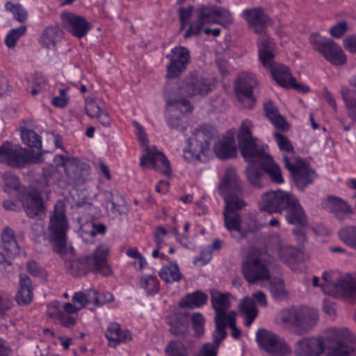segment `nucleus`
I'll list each match as a JSON object with an SVG mask.
<instances>
[{
    "mask_svg": "<svg viewBox=\"0 0 356 356\" xmlns=\"http://www.w3.org/2000/svg\"><path fill=\"white\" fill-rule=\"evenodd\" d=\"M356 337L346 327H334L327 330L319 337H305L294 345L296 356H321L325 351L327 356H355Z\"/></svg>",
    "mask_w": 356,
    "mask_h": 356,
    "instance_id": "obj_1",
    "label": "nucleus"
},
{
    "mask_svg": "<svg viewBox=\"0 0 356 356\" xmlns=\"http://www.w3.org/2000/svg\"><path fill=\"white\" fill-rule=\"evenodd\" d=\"M253 124L248 119L244 120L237 134L239 150L247 162H258L268 177L270 181L275 184L284 182L280 165L268 153V147L259 143V140L252 134Z\"/></svg>",
    "mask_w": 356,
    "mask_h": 356,
    "instance_id": "obj_2",
    "label": "nucleus"
},
{
    "mask_svg": "<svg viewBox=\"0 0 356 356\" xmlns=\"http://www.w3.org/2000/svg\"><path fill=\"white\" fill-rule=\"evenodd\" d=\"M218 191L225 202L223 211L225 227L230 232H241V217L236 211L247 204L243 199L241 181L235 168L230 167L226 169Z\"/></svg>",
    "mask_w": 356,
    "mask_h": 356,
    "instance_id": "obj_3",
    "label": "nucleus"
},
{
    "mask_svg": "<svg viewBox=\"0 0 356 356\" xmlns=\"http://www.w3.org/2000/svg\"><path fill=\"white\" fill-rule=\"evenodd\" d=\"M258 49L260 62L270 71L277 84L287 89H295L300 92L309 91V86L297 82L286 66L274 62L275 44L271 38L266 37L261 39L258 42Z\"/></svg>",
    "mask_w": 356,
    "mask_h": 356,
    "instance_id": "obj_4",
    "label": "nucleus"
},
{
    "mask_svg": "<svg viewBox=\"0 0 356 356\" xmlns=\"http://www.w3.org/2000/svg\"><path fill=\"white\" fill-rule=\"evenodd\" d=\"M110 250L106 245H99L92 255L83 259H70L65 261L68 272L73 276H81L89 271L108 276L111 271L108 266L107 257Z\"/></svg>",
    "mask_w": 356,
    "mask_h": 356,
    "instance_id": "obj_5",
    "label": "nucleus"
},
{
    "mask_svg": "<svg viewBox=\"0 0 356 356\" xmlns=\"http://www.w3.org/2000/svg\"><path fill=\"white\" fill-rule=\"evenodd\" d=\"M322 278L325 283L321 285L322 291L335 298L356 302V278L350 274L341 275L338 272H324Z\"/></svg>",
    "mask_w": 356,
    "mask_h": 356,
    "instance_id": "obj_6",
    "label": "nucleus"
},
{
    "mask_svg": "<svg viewBox=\"0 0 356 356\" xmlns=\"http://www.w3.org/2000/svg\"><path fill=\"white\" fill-rule=\"evenodd\" d=\"M279 318L284 326L291 327L298 335L309 332L319 320L318 312L306 307L283 309L279 314Z\"/></svg>",
    "mask_w": 356,
    "mask_h": 356,
    "instance_id": "obj_7",
    "label": "nucleus"
},
{
    "mask_svg": "<svg viewBox=\"0 0 356 356\" xmlns=\"http://www.w3.org/2000/svg\"><path fill=\"white\" fill-rule=\"evenodd\" d=\"M69 223L67 218L65 204L63 202H57L54 211L50 214L48 230L49 239L54 243V251L62 254L65 251L67 233Z\"/></svg>",
    "mask_w": 356,
    "mask_h": 356,
    "instance_id": "obj_8",
    "label": "nucleus"
},
{
    "mask_svg": "<svg viewBox=\"0 0 356 356\" xmlns=\"http://www.w3.org/2000/svg\"><path fill=\"white\" fill-rule=\"evenodd\" d=\"M270 264L269 257L266 252L259 250L251 251L242 264L245 279L250 284L270 280Z\"/></svg>",
    "mask_w": 356,
    "mask_h": 356,
    "instance_id": "obj_9",
    "label": "nucleus"
},
{
    "mask_svg": "<svg viewBox=\"0 0 356 356\" xmlns=\"http://www.w3.org/2000/svg\"><path fill=\"white\" fill-rule=\"evenodd\" d=\"M214 129L209 124L200 125L188 140V145L184 150V158L188 162L200 160L202 154H207L213 140Z\"/></svg>",
    "mask_w": 356,
    "mask_h": 356,
    "instance_id": "obj_10",
    "label": "nucleus"
},
{
    "mask_svg": "<svg viewBox=\"0 0 356 356\" xmlns=\"http://www.w3.org/2000/svg\"><path fill=\"white\" fill-rule=\"evenodd\" d=\"M309 42L314 50L318 51L332 65L341 66L346 63L347 58L342 48L333 40L314 33L311 34Z\"/></svg>",
    "mask_w": 356,
    "mask_h": 356,
    "instance_id": "obj_11",
    "label": "nucleus"
},
{
    "mask_svg": "<svg viewBox=\"0 0 356 356\" xmlns=\"http://www.w3.org/2000/svg\"><path fill=\"white\" fill-rule=\"evenodd\" d=\"M35 161L33 152L31 150L18 145H14L9 141H4L0 145V163L12 167L21 168Z\"/></svg>",
    "mask_w": 356,
    "mask_h": 356,
    "instance_id": "obj_12",
    "label": "nucleus"
},
{
    "mask_svg": "<svg viewBox=\"0 0 356 356\" xmlns=\"http://www.w3.org/2000/svg\"><path fill=\"white\" fill-rule=\"evenodd\" d=\"M256 341L259 348L277 356H289L292 350L280 337L268 330L261 328L256 332Z\"/></svg>",
    "mask_w": 356,
    "mask_h": 356,
    "instance_id": "obj_13",
    "label": "nucleus"
},
{
    "mask_svg": "<svg viewBox=\"0 0 356 356\" xmlns=\"http://www.w3.org/2000/svg\"><path fill=\"white\" fill-rule=\"evenodd\" d=\"M285 168L291 172L297 186L301 189L312 184L314 175L312 170L306 162L296 156L289 157L283 156Z\"/></svg>",
    "mask_w": 356,
    "mask_h": 356,
    "instance_id": "obj_14",
    "label": "nucleus"
},
{
    "mask_svg": "<svg viewBox=\"0 0 356 356\" xmlns=\"http://www.w3.org/2000/svg\"><path fill=\"white\" fill-rule=\"evenodd\" d=\"M293 194L282 190L268 191L262 193L259 202V209L270 214L282 213Z\"/></svg>",
    "mask_w": 356,
    "mask_h": 356,
    "instance_id": "obj_15",
    "label": "nucleus"
},
{
    "mask_svg": "<svg viewBox=\"0 0 356 356\" xmlns=\"http://www.w3.org/2000/svg\"><path fill=\"white\" fill-rule=\"evenodd\" d=\"M257 81L254 75L250 72H241L235 81V94L244 108H251L255 103L253 89Z\"/></svg>",
    "mask_w": 356,
    "mask_h": 356,
    "instance_id": "obj_16",
    "label": "nucleus"
},
{
    "mask_svg": "<svg viewBox=\"0 0 356 356\" xmlns=\"http://www.w3.org/2000/svg\"><path fill=\"white\" fill-rule=\"evenodd\" d=\"M274 252L279 259L287 264L294 272H302L306 269L304 253L293 246L279 242L275 245Z\"/></svg>",
    "mask_w": 356,
    "mask_h": 356,
    "instance_id": "obj_17",
    "label": "nucleus"
},
{
    "mask_svg": "<svg viewBox=\"0 0 356 356\" xmlns=\"http://www.w3.org/2000/svg\"><path fill=\"white\" fill-rule=\"evenodd\" d=\"M211 91V85L207 79L195 74H190L181 81L177 92L179 95L184 97L195 95L204 96Z\"/></svg>",
    "mask_w": 356,
    "mask_h": 356,
    "instance_id": "obj_18",
    "label": "nucleus"
},
{
    "mask_svg": "<svg viewBox=\"0 0 356 356\" xmlns=\"http://www.w3.org/2000/svg\"><path fill=\"white\" fill-rule=\"evenodd\" d=\"M170 63L167 66V76L177 78L184 72L191 62L189 50L184 47L177 46L166 55Z\"/></svg>",
    "mask_w": 356,
    "mask_h": 356,
    "instance_id": "obj_19",
    "label": "nucleus"
},
{
    "mask_svg": "<svg viewBox=\"0 0 356 356\" xmlns=\"http://www.w3.org/2000/svg\"><path fill=\"white\" fill-rule=\"evenodd\" d=\"M170 104L173 108L170 110V116L167 119L169 127L181 132L185 131L187 128V122L184 116L178 115V112L191 113L193 109L192 104L186 98L175 99Z\"/></svg>",
    "mask_w": 356,
    "mask_h": 356,
    "instance_id": "obj_20",
    "label": "nucleus"
},
{
    "mask_svg": "<svg viewBox=\"0 0 356 356\" xmlns=\"http://www.w3.org/2000/svg\"><path fill=\"white\" fill-rule=\"evenodd\" d=\"M18 200L22 202L28 217L40 218L45 216L46 207L37 190L31 189L26 191Z\"/></svg>",
    "mask_w": 356,
    "mask_h": 356,
    "instance_id": "obj_21",
    "label": "nucleus"
},
{
    "mask_svg": "<svg viewBox=\"0 0 356 356\" xmlns=\"http://www.w3.org/2000/svg\"><path fill=\"white\" fill-rule=\"evenodd\" d=\"M217 6H201L197 9V19L193 22L184 34L185 38L197 35L204 24H216Z\"/></svg>",
    "mask_w": 356,
    "mask_h": 356,
    "instance_id": "obj_22",
    "label": "nucleus"
},
{
    "mask_svg": "<svg viewBox=\"0 0 356 356\" xmlns=\"http://www.w3.org/2000/svg\"><path fill=\"white\" fill-rule=\"evenodd\" d=\"M60 19L63 28L78 38L84 37L91 29L90 24L85 17L73 13H62Z\"/></svg>",
    "mask_w": 356,
    "mask_h": 356,
    "instance_id": "obj_23",
    "label": "nucleus"
},
{
    "mask_svg": "<svg viewBox=\"0 0 356 356\" xmlns=\"http://www.w3.org/2000/svg\"><path fill=\"white\" fill-rule=\"evenodd\" d=\"M241 15L249 27L257 34H266V27L271 24L270 18L261 7L245 9Z\"/></svg>",
    "mask_w": 356,
    "mask_h": 356,
    "instance_id": "obj_24",
    "label": "nucleus"
},
{
    "mask_svg": "<svg viewBox=\"0 0 356 356\" xmlns=\"http://www.w3.org/2000/svg\"><path fill=\"white\" fill-rule=\"evenodd\" d=\"M47 312L51 318L58 320L64 327H71L76 323L78 312L66 310L65 303L62 305L58 300L53 301L48 305Z\"/></svg>",
    "mask_w": 356,
    "mask_h": 356,
    "instance_id": "obj_25",
    "label": "nucleus"
},
{
    "mask_svg": "<svg viewBox=\"0 0 356 356\" xmlns=\"http://www.w3.org/2000/svg\"><path fill=\"white\" fill-rule=\"evenodd\" d=\"M90 170V166L88 163L81 161L75 157L67 164L66 175L70 182L81 184L88 179Z\"/></svg>",
    "mask_w": 356,
    "mask_h": 356,
    "instance_id": "obj_26",
    "label": "nucleus"
},
{
    "mask_svg": "<svg viewBox=\"0 0 356 356\" xmlns=\"http://www.w3.org/2000/svg\"><path fill=\"white\" fill-rule=\"evenodd\" d=\"M102 106L103 102L99 99L88 97L86 99V113L91 118H97L102 126L108 127L111 125V118Z\"/></svg>",
    "mask_w": 356,
    "mask_h": 356,
    "instance_id": "obj_27",
    "label": "nucleus"
},
{
    "mask_svg": "<svg viewBox=\"0 0 356 356\" xmlns=\"http://www.w3.org/2000/svg\"><path fill=\"white\" fill-rule=\"evenodd\" d=\"M133 124L136 128L138 141L143 146L146 147L145 153L142 155L140 159V165L145 169H155L156 151L154 149L147 147L148 140L144 128L137 122H133Z\"/></svg>",
    "mask_w": 356,
    "mask_h": 356,
    "instance_id": "obj_28",
    "label": "nucleus"
},
{
    "mask_svg": "<svg viewBox=\"0 0 356 356\" xmlns=\"http://www.w3.org/2000/svg\"><path fill=\"white\" fill-rule=\"evenodd\" d=\"M105 337L110 347L115 348L120 343H126L131 339V334L127 329H122L116 322L108 324L105 330Z\"/></svg>",
    "mask_w": 356,
    "mask_h": 356,
    "instance_id": "obj_29",
    "label": "nucleus"
},
{
    "mask_svg": "<svg viewBox=\"0 0 356 356\" xmlns=\"http://www.w3.org/2000/svg\"><path fill=\"white\" fill-rule=\"evenodd\" d=\"M284 211H286V220L289 224L298 225L302 227L307 225L305 211L295 195H292Z\"/></svg>",
    "mask_w": 356,
    "mask_h": 356,
    "instance_id": "obj_30",
    "label": "nucleus"
},
{
    "mask_svg": "<svg viewBox=\"0 0 356 356\" xmlns=\"http://www.w3.org/2000/svg\"><path fill=\"white\" fill-rule=\"evenodd\" d=\"M72 300L73 303H65V309L71 312H79L81 309L90 305L94 306V301L97 300L95 290L89 289L75 292L72 296Z\"/></svg>",
    "mask_w": 356,
    "mask_h": 356,
    "instance_id": "obj_31",
    "label": "nucleus"
},
{
    "mask_svg": "<svg viewBox=\"0 0 356 356\" xmlns=\"http://www.w3.org/2000/svg\"><path fill=\"white\" fill-rule=\"evenodd\" d=\"M211 302L215 312V318L217 319H225L229 312H227L231 307L229 293H223L216 290L211 291Z\"/></svg>",
    "mask_w": 356,
    "mask_h": 356,
    "instance_id": "obj_32",
    "label": "nucleus"
},
{
    "mask_svg": "<svg viewBox=\"0 0 356 356\" xmlns=\"http://www.w3.org/2000/svg\"><path fill=\"white\" fill-rule=\"evenodd\" d=\"M245 170V175L249 183L254 188L261 189L268 184V179L258 162H248Z\"/></svg>",
    "mask_w": 356,
    "mask_h": 356,
    "instance_id": "obj_33",
    "label": "nucleus"
},
{
    "mask_svg": "<svg viewBox=\"0 0 356 356\" xmlns=\"http://www.w3.org/2000/svg\"><path fill=\"white\" fill-rule=\"evenodd\" d=\"M32 282L28 275L21 274L19 275V289L15 296V300L19 305H26L32 301Z\"/></svg>",
    "mask_w": 356,
    "mask_h": 356,
    "instance_id": "obj_34",
    "label": "nucleus"
},
{
    "mask_svg": "<svg viewBox=\"0 0 356 356\" xmlns=\"http://www.w3.org/2000/svg\"><path fill=\"white\" fill-rule=\"evenodd\" d=\"M60 38L61 33L58 26L50 25L47 26L42 32L39 42L43 48L51 49L55 48Z\"/></svg>",
    "mask_w": 356,
    "mask_h": 356,
    "instance_id": "obj_35",
    "label": "nucleus"
},
{
    "mask_svg": "<svg viewBox=\"0 0 356 356\" xmlns=\"http://www.w3.org/2000/svg\"><path fill=\"white\" fill-rule=\"evenodd\" d=\"M208 296L201 291H195L186 294L179 302L180 308H201L207 303Z\"/></svg>",
    "mask_w": 356,
    "mask_h": 356,
    "instance_id": "obj_36",
    "label": "nucleus"
},
{
    "mask_svg": "<svg viewBox=\"0 0 356 356\" xmlns=\"http://www.w3.org/2000/svg\"><path fill=\"white\" fill-rule=\"evenodd\" d=\"M238 309L241 315L244 318L245 325L250 327L258 315L255 302L252 298L245 297L241 300Z\"/></svg>",
    "mask_w": 356,
    "mask_h": 356,
    "instance_id": "obj_37",
    "label": "nucleus"
},
{
    "mask_svg": "<svg viewBox=\"0 0 356 356\" xmlns=\"http://www.w3.org/2000/svg\"><path fill=\"white\" fill-rule=\"evenodd\" d=\"M264 109L266 116L270 120L275 128L282 130L288 129V125L283 116L279 113L277 107L271 100H267L264 103Z\"/></svg>",
    "mask_w": 356,
    "mask_h": 356,
    "instance_id": "obj_38",
    "label": "nucleus"
},
{
    "mask_svg": "<svg viewBox=\"0 0 356 356\" xmlns=\"http://www.w3.org/2000/svg\"><path fill=\"white\" fill-rule=\"evenodd\" d=\"M323 207L329 212L333 213L339 217L341 214H348L352 212L351 207L341 198L329 196L323 201Z\"/></svg>",
    "mask_w": 356,
    "mask_h": 356,
    "instance_id": "obj_39",
    "label": "nucleus"
},
{
    "mask_svg": "<svg viewBox=\"0 0 356 356\" xmlns=\"http://www.w3.org/2000/svg\"><path fill=\"white\" fill-rule=\"evenodd\" d=\"M216 155L221 159L233 158L236 154L235 143L232 138L226 137L214 146Z\"/></svg>",
    "mask_w": 356,
    "mask_h": 356,
    "instance_id": "obj_40",
    "label": "nucleus"
},
{
    "mask_svg": "<svg viewBox=\"0 0 356 356\" xmlns=\"http://www.w3.org/2000/svg\"><path fill=\"white\" fill-rule=\"evenodd\" d=\"M1 238L2 247L8 254L15 256L19 253V246L11 228L5 227L1 232Z\"/></svg>",
    "mask_w": 356,
    "mask_h": 356,
    "instance_id": "obj_41",
    "label": "nucleus"
},
{
    "mask_svg": "<svg viewBox=\"0 0 356 356\" xmlns=\"http://www.w3.org/2000/svg\"><path fill=\"white\" fill-rule=\"evenodd\" d=\"M4 191L11 196H16L17 199L22 196L24 191V188L21 186L18 177L10 173L6 174L4 176Z\"/></svg>",
    "mask_w": 356,
    "mask_h": 356,
    "instance_id": "obj_42",
    "label": "nucleus"
},
{
    "mask_svg": "<svg viewBox=\"0 0 356 356\" xmlns=\"http://www.w3.org/2000/svg\"><path fill=\"white\" fill-rule=\"evenodd\" d=\"M341 95L344 101L346 114L348 117L356 123V99L350 95V90L346 86H342L341 89Z\"/></svg>",
    "mask_w": 356,
    "mask_h": 356,
    "instance_id": "obj_43",
    "label": "nucleus"
},
{
    "mask_svg": "<svg viewBox=\"0 0 356 356\" xmlns=\"http://www.w3.org/2000/svg\"><path fill=\"white\" fill-rule=\"evenodd\" d=\"M159 274L161 280L169 283L179 281L181 277V273L176 264L164 266Z\"/></svg>",
    "mask_w": 356,
    "mask_h": 356,
    "instance_id": "obj_44",
    "label": "nucleus"
},
{
    "mask_svg": "<svg viewBox=\"0 0 356 356\" xmlns=\"http://www.w3.org/2000/svg\"><path fill=\"white\" fill-rule=\"evenodd\" d=\"M157 172L166 178L173 176L171 163L163 152L157 150Z\"/></svg>",
    "mask_w": 356,
    "mask_h": 356,
    "instance_id": "obj_45",
    "label": "nucleus"
},
{
    "mask_svg": "<svg viewBox=\"0 0 356 356\" xmlns=\"http://www.w3.org/2000/svg\"><path fill=\"white\" fill-rule=\"evenodd\" d=\"M216 328L213 332V341L211 343L219 347L220 343L226 338L227 334L226 332L227 323L225 319L214 318Z\"/></svg>",
    "mask_w": 356,
    "mask_h": 356,
    "instance_id": "obj_46",
    "label": "nucleus"
},
{
    "mask_svg": "<svg viewBox=\"0 0 356 356\" xmlns=\"http://www.w3.org/2000/svg\"><path fill=\"white\" fill-rule=\"evenodd\" d=\"M21 138L24 143L29 147L40 148L42 146L41 137L31 129H23Z\"/></svg>",
    "mask_w": 356,
    "mask_h": 356,
    "instance_id": "obj_47",
    "label": "nucleus"
},
{
    "mask_svg": "<svg viewBox=\"0 0 356 356\" xmlns=\"http://www.w3.org/2000/svg\"><path fill=\"white\" fill-rule=\"evenodd\" d=\"M273 136L275 138L279 149L282 152L289 154V157L295 156L294 147L286 136L278 132H275Z\"/></svg>",
    "mask_w": 356,
    "mask_h": 356,
    "instance_id": "obj_48",
    "label": "nucleus"
},
{
    "mask_svg": "<svg viewBox=\"0 0 356 356\" xmlns=\"http://www.w3.org/2000/svg\"><path fill=\"white\" fill-rule=\"evenodd\" d=\"M216 18V24H219L225 29H228L234 22L231 12L222 7L217 6Z\"/></svg>",
    "mask_w": 356,
    "mask_h": 356,
    "instance_id": "obj_49",
    "label": "nucleus"
},
{
    "mask_svg": "<svg viewBox=\"0 0 356 356\" xmlns=\"http://www.w3.org/2000/svg\"><path fill=\"white\" fill-rule=\"evenodd\" d=\"M339 236L340 239L350 248L353 247V245L356 244L355 236H356V227L347 226L339 232Z\"/></svg>",
    "mask_w": 356,
    "mask_h": 356,
    "instance_id": "obj_50",
    "label": "nucleus"
},
{
    "mask_svg": "<svg viewBox=\"0 0 356 356\" xmlns=\"http://www.w3.org/2000/svg\"><path fill=\"white\" fill-rule=\"evenodd\" d=\"M26 28L24 26L11 29L5 38L7 47L10 49L13 48L17 40L26 33Z\"/></svg>",
    "mask_w": 356,
    "mask_h": 356,
    "instance_id": "obj_51",
    "label": "nucleus"
},
{
    "mask_svg": "<svg viewBox=\"0 0 356 356\" xmlns=\"http://www.w3.org/2000/svg\"><path fill=\"white\" fill-rule=\"evenodd\" d=\"M270 291L272 296L277 300H283L287 297L284 283L282 280H275L270 284Z\"/></svg>",
    "mask_w": 356,
    "mask_h": 356,
    "instance_id": "obj_52",
    "label": "nucleus"
},
{
    "mask_svg": "<svg viewBox=\"0 0 356 356\" xmlns=\"http://www.w3.org/2000/svg\"><path fill=\"white\" fill-rule=\"evenodd\" d=\"M5 8L10 11L13 15L15 19L19 22H22L27 18V12L19 3L7 2L5 5Z\"/></svg>",
    "mask_w": 356,
    "mask_h": 356,
    "instance_id": "obj_53",
    "label": "nucleus"
},
{
    "mask_svg": "<svg viewBox=\"0 0 356 356\" xmlns=\"http://www.w3.org/2000/svg\"><path fill=\"white\" fill-rule=\"evenodd\" d=\"M165 352L168 356H188L186 347L180 341H170Z\"/></svg>",
    "mask_w": 356,
    "mask_h": 356,
    "instance_id": "obj_54",
    "label": "nucleus"
},
{
    "mask_svg": "<svg viewBox=\"0 0 356 356\" xmlns=\"http://www.w3.org/2000/svg\"><path fill=\"white\" fill-rule=\"evenodd\" d=\"M68 87H63L58 90V95H56L51 100V104L56 107L63 108L67 106L69 102L67 92Z\"/></svg>",
    "mask_w": 356,
    "mask_h": 356,
    "instance_id": "obj_55",
    "label": "nucleus"
},
{
    "mask_svg": "<svg viewBox=\"0 0 356 356\" xmlns=\"http://www.w3.org/2000/svg\"><path fill=\"white\" fill-rule=\"evenodd\" d=\"M236 313L234 311L229 312L227 318H225L227 326H229L232 330V337L234 339H238L241 336V330L236 326Z\"/></svg>",
    "mask_w": 356,
    "mask_h": 356,
    "instance_id": "obj_56",
    "label": "nucleus"
},
{
    "mask_svg": "<svg viewBox=\"0 0 356 356\" xmlns=\"http://www.w3.org/2000/svg\"><path fill=\"white\" fill-rule=\"evenodd\" d=\"M43 176L47 184L56 183L60 179V172L56 166L49 165L43 170Z\"/></svg>",
    "mask_w": 356,
    "mask_h": 356,
    "instance_id": "obj_57",
    "label": "nucleus"
},
{
    "mask_svg": "<svg viewBox=\"0 0 356 356\" xmlns=\"http://www.w3.org/2000/svg\"><path fill=\"white\" fill-rule=\"evenodd\" d=\"M140 286L145 289L149 295L155 293L156 278L154 275H144L140 280Z\"/></svg>",
    "mask_w": 356,
    "mask_h": 356,
    "instance_id": "obj_58",
    "label": "nucleus"
},
{
    "mask_svg": "<svg viewBox=\"0 0 356 356\" xmlns=\"http://www.w3.org/2000/svg\"><path fill=\"white\" fill-rule=\"evenodd\" d=\"M218 348L211 343H206L200 349L195 356H217Z\"/></svg>",
    "mask_w": 356,
    "mask_h": 356,
    "instance_id": "obj_59",
    "label": "nucleus"
},
{
    "mask_svg": "<svg viewBox=\"0 0 356 356\" xmlns=\"http://www.w3.org/2000/svg\"><path fill=\"white\" fill-rule=\"evenodd\" d=\"M348 24L345 21H341L331 27L330 35L335 38H340L347 31Z\"/></svg>",
    "mask_w": 356,
    "mask_h": 356,
    "instance_id": "obj_60",
    "label": "nucleus"
},
{
    "mask_svg": "<svg viewBox=\"0 0 356 356\" xmlns=\"http://www.w3.org/2000/svg\"><path fill=\"white\" fill-rule=\"evenodd\" d=\"M187 331V325L185 323L176 321L170 324V332L176 336L184 335Z\"/></svg>",
    "mask_w": 356,
    "mask_h": 356,
    "instance_id": "obj_61",
    "label": "nucleus"
},
{
    "mask_svg": "<svg viewBox=\"0 0 356 356\" xmlns=\"http://www.w3.org/2000/svg\"><path fill=\"white\" fill-rule=\"evenodd\" d=\"M95 298L97 300L94 301V307H99L103 304L111 302L113 299V294L109 292L98 293L95 290Z\"/></svg>",
    "mask_w": 356,
    "mask_h": 356,
    "instance_id": "obj_62",
    "label": "nucleus"
},
{
    "mask_svg": "<svg viewBox=\"0 0 356 356\" xmlns=\"http://www.w3.org/2000/svg\"><path fill=\"white\" fill-rule=\"evenodd\" d=\"M191 321L193 327L197 332L202 331L205 319L201 313L196 312L193 314Z\"/></svg>",
    "mask_w": 356,
    "mask_h": 356,
    "instance_id": "obj_63",
    "label": "nucleus"
},
{
    "mask_svg": "<svg viewBox=\"0 0 356 356\" xmlns=\"http://www.w3.org/2000/svg\"><path fill=\"white\" fill-rule=\"evenodd\" d=\"M193 11V6L181 8L179 10V19L181 23V28L183 29L191 19Z\"/></svg>",
    "mask_w": 356,
    "mask_h": 356,
    "instance_id": "obj_64",
    "label": "nucleus"
}]
</instances>
